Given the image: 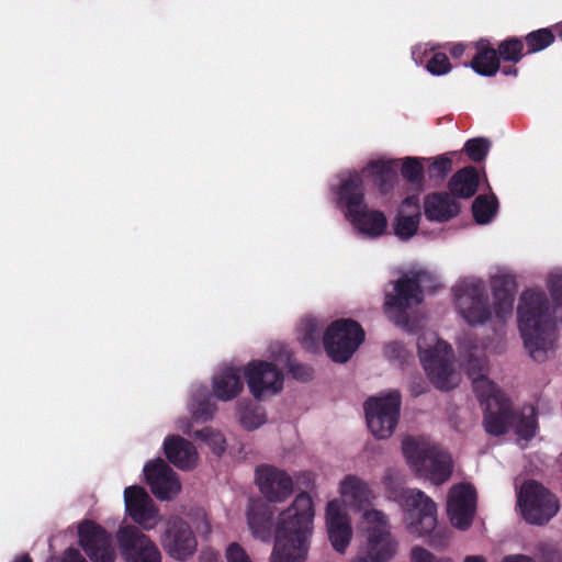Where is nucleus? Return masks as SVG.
<instances>
[{
  "label": "nucleus",
  "instance_id": "obj_1",
  "mask_svg": "<svg viewBox=\"0 0 562 562\" xmlns=\"http://www.w3.org/2000/svg\"><path fill=\"white\" fill-rule=\"evenodd\" d=\"M315 517L314 503L306 492L299 493L282 510L274 529L270 562H305Z\"/></svg>",
  "mask_w": 562,
  "mask_h": 562
},
{
  "label": "nucleus",
  "instance_id": "obj_2",
  "mask_svg": "<svg viewBox=\"0 0 562 562\" xmlns=\"http://www.w3.org/2000/svg\"><path fill=\"white\" fill-rule=\"evenodd\" d=\"M383 484L390 497L405 508V522L408 531L418 537L430 536L437 526L435 502L418 488L402 487L391 470H387L383 476Z\"/></svg>",
  "mask_w": 562,
  "mask_h": 562
},
{
  "label": "nucleus",
  "instance_id": "obj_3",
  "mask_svg": "<svg viewBox=\"0 0 562 562\" xmlns=\"http://www.w3.org/2000/svg\"><path fill=\"white\" fill-rule=\"evenodd\" d=\"M402 450L408 463L432 484L441 485L452 475V459L439 447L414 437H406L402 442Z\"/></svg>",
  "mask_w": 562,
  "mask_h": 562
},
{
  "label": "nucleus",
  "instance_id": "obj_4",
  "mask_svg": "<svg viewBox=\"0 0 562 562\" xmlns=\"http://www.w3.org/2000/svg\"><path fill=\"white\" fill-rule=\"evenodd\" d=\"M417 349L422 366L434 386L441 391L453 387L450 378L453 373V350L435 333H424L417 338Z\"/></svg>",
  "mask_w": 562,
  "mask_h": 562
},
{
  "label": "nucleus",
  "instance_id": "obj_5",
  "mask_svg": "<svg viewBox=\"0 0 562 562\" xmlns=\"http://www.w3.org/2000/svg\"><path fill=\"white\" fill-rule=\"evenodd\" d=\"M364 340L361 325L350 318L333 322L324 333L323 345L327 356L335 362H347Z\"/></svg>",
  "mask_w": 562,
  "mask_h": 562
},
{
  "label": "nucleus",
  "instance_id": "obj_6",
  "mask_svg": "<svg viewBox=\"0 0 562 562\" xmlns=\"http://www.w3.org/2000/svg\"><path fill=\"white\" fill-rule=\"evenodd\" d=\"M453 291L457 311L470 326L486 324L492 318L490 297L483 281H462Z\"/></svg>",
  "mask_w": 562,
  "mask_h": 562
},
{
  "label": "nucleus",
  "instance_id": "obj_7",
  "mask_svg": "<svg viewBox=\"0 0 562 562\" xmlns=\"http://www.w3.org/2000/svg\"><path fill=\"white\" fill-rule=\"evenodd\" d=\"M518 505L524 519L531 525H544L559 510V501L542 484L536 481L526 482L518 496Z\"/></svg>",
  "mask_w": 562,
  "mask_h": 562
},
{
  "label": "nucleus",
  "instance_id": "obj_8",
  "mask_svg": "<svg viewBox=\"0 0 562 562\" xmlns=\"http://www.w3.org/2000/svg\"><path fill=\"white\" fill-rule=\"evenodd\" d=\"M363 520L368 525L364 553L372 562H389L396 553L397 542L391 535L386 515L376 509L366 510Z\"/></svg>",
  "mask_w": 562,
  "mask_h": 562
},
{
  "label": "nucleus",
  "instance_id": "obj_9",
  "mask_svg": "<svg viewBox=\"0 0 562 562\" xmlns=\"http://www.w3.org/2000/svg\"><path fill=\"white\" fill-rule=\"evenodd\" d=\"M401 409V394L393 391L383 397H370L364 403L367 424L372 435L386 439L394 432Z\"/></svg>",
  "mask_w": 562,
  "mask_h": 562
},
{
  "label": "nucleus",
  "instance_id": "obj_10",
  "mask_svg": "<svg viewBox=\"0 0 562 562\" xmlns=\"http://www.w3.org/2000/svg\"><path fill=\"white\" fill-rule=\"evenodd\" d=\"M164 551L173 560L187 561L194 555L198 540L190 525L180 517L167 520L160 535Z\"/></svg>",
  "mask_w": 562,
  "mask_h": 562
},
{
  "label": "nucleus",
  "instance_id": "obj_11",
  "mask_svg": "<svg viewBox=\"0 0 562 562\" xmlns=\"http://www.w3.org/2000/svg\"><path fill=\"white\" fill-rule=\"evenodd\" d=\"M116 539L125 562H161L157 544L137 527H121Z\"/></svg>",
  "mask_w": 562,
  "mask_h": 562
},
{
  "label": "nucleus",
  "instance_id": "obj_12",
  "mask_svg": "<svg viewBox=\"0 0 562 562\" xmlns=\"http://www.w3.org/2000/svg\"><path fill=\"white\" fill-rule=\"evenodd\" d=\"M78 537L81 548L92 562H114L112 538L103 527L86 520L78 528Z\"/></svg>",
  "mask_w": 562,
  "mask_h": 562
},
{
  "label": "nucleus",
  "instance_id": "obj_13",
  "mask_svg": "<svg viewBox=\"0 0 562 562\" xmlns=\"http://www.w3.org/2000/svg\"><path fill=\"white\" fill-rule=\"evenodd\" d=\"M250 393L260 400L266 392L276 394L282 390L283 373L274 364L268 361H252L244 372Z\"/></svg>",
  "mask_w": 562,
  "mask_h": 562
},
{
  "label": "nucleus",
  "instance_id": "obj_14",
  "mask_svg": "<svg viewBox=\"0 0 562 562\" xmlns=\"http://www.w3.org/2000/svg\"><path fill=\"white\" fill-rule=\"evenodd\" d=\"M256 484L263 497L271 503H282L293 493L292 477L273 465L257 467Z\"/></svg>",
  "mask_w": 562,
  "mask_h": 562
},
{
  "label": "nucleus",
  "instance_id": "obj_15",
  "mask_svg": "<svg viewBox=\"0 0 562 562\" xmlns=\"http://www.w3.org/2000/svg\"><path fill=\"white\" fill-rule=\"evenodd\" d=\"M125 509L132 520L145 530H151L158 522L159 510L146 490L132 485L124 491Z\"/></svg>",
  "mask_w": 562,
  "mask_h": 562
},
{
  "label": "nucleus",
  "instance_id": "obj_16",
  "mask_svg": "<svg viewBox=\"0 0 562 562\" xmlns=\"http://www.w3.org/2000/svg\"><path fill=\"white\" fill-rule=\"evenodd\" d=\"M144 475L151 493L160 501L172 499L181 490L176 472L162 459L147 462Z\"/></svg>",
  "mask_w": 562,
  "mask_h": 562
},
{
  "label": "nucleus",
  "instance_id": "obj_17",
  "mask_svg": "<svg viewBox=\"0 0 562 562\" xmlns=\"http://www.w3.org/2000/svg\"><path fill=\"white\" fill-rule=\"evenodd\" d=\"M326 527L333 548L337 552L344 553L350 544L352 528L348 515L337 499L327 503Z\"/></svg>",
  "mask_w": 562,
  "mask_h": 562
},
{
  "label": "nucleus",
  "instance_id": "obj_18",
  "mask_svg": "<svg viewBox=\"0 0 562 562\" xmlns=\"http://www.w3.org/2000/svg\"><path fill=\"white\" fill-rule=\"evenodd\" d=\"M420 274L413 277L404 276L394 284V294H386L385 305L390 310L405 313L413 305H418L424 300V292L420 285Z\"/></svg>",
  "mask_w": 562,
  "mask_h": 562
},
{
  "label": "nucleus",
  "instance_id": "obj_19",
  "mask_svg": "<svg viewBox=\"0 0 562 562\" xmlns=\"http://www.w3.org/2000/svg\"><path fill=\"white\" fill-rule=\"evenodd\" d=\"M515 422L516 414L509 398L494 400L484 407L483 425L488 435H505Z\"/></svg>",
  "mask_w": 562,
  "mask_h": 562
},
{
  "label": "nucleus",
  "instance_id": "obj_20",
  "mask_svg": "<svg viewBox=\"0 0 562 562\" xmlns=\"http://www.w3.org/2000/svg\"><path fill=\"white\" fill-rule=\"evenodd\" d=\"M164 451L168 461L180 470H190L196 464L195 447L181 436H168L164 441Z\"/></svg>",
  "mask_w": 562,
  "mask_h": 562
},
{
  "label": "nucleus",
  "instance_id": "obj_21",
  "mask_svg": "<svg viewBox=\"0 0 562 562\" xmlns=\"http://www.w3.org/2000/svg\"><path fill=\"white\" fill-rule=\"evenodd\" d=\"M424 211L427 220L443 223L458 216L460 205L449 193L435 192L425 198Z\"/></svg>",
  "mask_w": 562,
  "mask_h": 562
},
{
  "label": "nucleus",
  "instance_id": "obj_22",
  "mask_svg": "<svg viewBox=\"0 0 562 562\" xmlns=\"http://www.w3.org/2000/svg\"><path fill=\"white\" fill-rule=\"evenodd\" d=\"M337 195L339 203L347 210V217L367 205L364 202L363 181L357 172L351 173L341 181Z\"/></svg>",
  "mask_w": 562,
  "mask_h": 562
},
{
  "label": "nucleus",
  "instance_id": "obj_23",
  "mask_svg": "<svg viewBox=\"0 0 562 562\" xmlns=\"http://www.w3.org/2000/svg\"><path fill=\"white\" fill-rule=\"evenodd\" d=\"M247 522L252 535L267 541L272 536L273 510L271 506L262 501H255L247 512Z\"/></svg>",
  "mask_w": 562,
  "mask_h": 562
},
{
  "label": "nucleus",
  "instance_id": "obj_24",
  "mask_svg": "<svg viewBox=\"0 0 562 562\" xmlns=\"http://www.w3.org/2000/svg\"><path fill=\"white\" fill-rule=\"evenodd\" d=\"M476 54L471 61L464 63L470 66L476 74L484 77H493L501 69V60L496 49L491 45L487 38H480L475 43Z\"/></svg>",
  "mask_w": 562,
  "mask_h": 562
},
{
  "label": "nucleus",
  "instance_id": "obj_25",
  "mask_svg": "<svg viewBox=\"0 0 562 562\" xmlns=\"http://www.w3.org/2000/svg\"><path fill=\"white\" fill-rule=\"evenodd\" d=\"M348 218L360 233L371 238L380 237L386 233L387 218L382 211L369 210L366 205Z\"/></svg>",
  "mask_w": 562,
  "mask_h": 562
},
{
  "label": "nucleus",
  "instance_id": "obj_26",
  "mask_svg": "<svg viewBox=\"0 0 562 562\" xmlns=\"http://www.w3.org/2000/svg\"><path fill=\"white\" fill-rule=\"evenodd\" d=\"M479 183L477 169L473 166H465L453 173L448 182V189L453 198L470 199L477 192Z\"/></svg>",
  "mask_w": 562,
  "mask_h": 562
},
{
  "label": "nucleus",
  "instance_id": "obj_27",
  "mask_svg": "<svg viewBox=\"0 0 562 562\" xmlns=\"http://www.w3.org/2000/svg\"><path fill=\"white\" fill-rule=\"evenodd\" d=\"M240 371L233 367L223 369L213 379L214 395L221 401L235 398L243 390Z\"/></svg>",
  "mask_w": 562,
  "mask_h": 562
},
{
  "label": "nucleus",
  "instance_id": "obj_28",
  "mask_svg": "<svg viewBox=\"0 0 562 562\" xmlns=\"http://www.w3.org/2000/svg\"><path fill=\"white\" fill-rule=\"evenodd\" d=\"M396 169V160H374L368 164L364 172L371 177L374 186L382 194H387L394 187Z\"/></svg>",
  "mask_w": 562,
  "mask_h": 562
},
{
  "label": "nucleus",
  "instance_id": "obj_29",
  "mask_svg": "<svg viewBox=\"0 0 562 562\" xmlns=\"http://www.w3.org/2000/svg\"><path fill=\"white\" fill-rule=\"evenodd\" d=\"M469 375L472 379L473 390H474L476 397L479 398L481 405H484L486 407L494 400H497L499 402L501 400L508 398L497 387V385L493 381H491L488 378H486L484 374L477 373L475 375L474 364L472 361H470V363H469Z\"/></svg>",
  "mask_w": 562,
  "mask_h": 562
},
{
  "label": "nucleus",
  "instance_id": "obj_30",
  "mask_svg": "<svg viewBox=\"0 0 562 562\" xmlns=\"http://www.w3.org/2000/svg\"><path fill=\"white\" fill-rule=\"evenodd\" d=\"M340 493L344 497L350 498L357 507L367 504L371 491L366 482L355 475H347L340 484Z\"/></svg>",
  "mask_w": 562,
  "mask_h": 562
},
{
  "label": "nucleus",
  "instance_id": "obj_31",
  "mask_svg": "<svg viewBox=\"0 0 562 562\" xmlns=\"http://www.w3.org/2000/svg\"><path fill=\"white\" fill-rule=\"evenodd\" d=\"M498 209V201L495 194L487 196L477 195L472 203V213L475 222L485 225L491 222Z\"/></svg>",
  "mask_w": 562,
  "mask_h": 562
},
{
  "label": "nucleus",
  "instance_id": "obj_32",
  "mask_svg": "<svg viewBox=\"0 0 562 562\" xmlns=\"http://www.w3.org/2000/svg\"><path fill=\"white\" fill-rule=\"evenodd\" d=\"M524 41L521 37L509 36L499 42L496 52L499 60L505 63L518 64L527 54L524 52Z\"/></svg>",
  "mask_w": 562,
  "mask_h": 562
},
{
  "label": "nucleus",
  "instance_id": "obj_33",
  "mask_svg": "<svg viewBox=\"0 0 562 562\" xmlns=\"http://www.w3.org/2000/svg\"><path fill=\"white\" fill-rule=\"evenodd\" d=\"M476 493L472 485L460 483L451 487L447 506L467 507L475 509Z\"/></svg>",
  "mask_w": 562,
  "mask_h": 562
},
{
  "label": "nucleus",
  "instance_id": "obj_34",
  "mask_svg": "<svg viewBox=\"0 0 562 562\" xmlns=\"http://www.w3.org/2000/svg\"><path fill=\"white\" fill-rule=\"evenodd\" d=\"M522 41L524 45L526 44V54L531 55L539 53L553 44L555 35L551 29L542 27L528 33Z\"/></svg>",
  "mask_w": 562,
  "mask_h": 562
},
{
  "label": "nucleus",
  "instance_id": "obj_35",
  "mask_svg": "<svg viewBox=\"0 0 562 562\" xmlns=\"http://www.w3.org/2000/svg\"><path fill=\"white\" fill-rule=\"evenodd\" d=\"M420 216V213L404 215L401 211L394 221L395 235L401 239H409L413 237L418 231Z\"/></svg>",
  "mask_w": 562,
  "mask_h": 562
},
{
  "label": "nucleus",
  "instance_id": "obj_36",
  "mask_svg": "<svg viewBox=\"0 0 562 562\" xmlns=\"http://www.w3.org/2000/svg\"><path fill=\"white\" fill-rule=\"evenodd\" d=\"M457 154V151H450L435 158H430V164L427 169L429 179L443 180L448 173L452 171V156Z\"/></svg>",
  "mask_w": 562,
  "mask_h": 562
},
{
  "label": "nucleus",
  "instance_id": "obj_37",
  "mask_svg": "<svg viewBox=\"0 0 562 562\" xmlns=\"http://www.w3.org/2000/svg\"><path fill=\"white\" fill-rule=\"evenodd\" d=\"M424 167L417 157H406L403 160L401 173L411 184L422 187L424 182Z\"/></svg>",
  "mask_w": 562,
  "mask_h": 562
},
{
  "label": "nucleus",
  "instance_id": "obj_38",
  "mask_svg": "<svg viewBox=\"0 0 562 562\" xmlns=\"http://www.w3.org/2000/svg\"><path fill=\"white\" fill-rule=\"evenodd\" d=\"M447 512L453 527L467 530L473 521L474 508L447 506Z\"/></svg>",
  "mask_w": 562,
  "mask_h": 562
},
{
  "label": "nucleus",
  "instance_id": "obj_39",
  "mask_svg": "<svg viewBox=\"0 0 562 562\" xmlns=\"http://www.w3.org/2000/svg\"><path fill=\"white\" fill-rule=\"evenodd\" d=\"M491 143L488 139L483 137L471 138L464 144V151L468 157L474 162H481L487 156Z\"/></svg>",
  "mask_w": 562,
  "mask_h": 562
},
{
  "label": "nucleus",
  "instance_id": "obj_40",
  "mask_svg": "<svg viewBox=\"0 0 562 562\" xmlns=\"http://www.w3.org/2000/svg\"><path fill=\"white\" fill-rule=\"evenodd\" d=\"M452 66L445 53L434 52L426 64V69L434 76H442L451 70Z\"/></svg>",
  "mask_w": 562,
  "mask_h": 562
},
{
  "label": "nucleus",
  "instance_id": "obj_41",
  "mask_svg": "<svg viewBox=\"0 0 562 562\" xmlns=\"http://www.w3.org/2000/svg\"><path fill=\"white\" fill-rule=\"evenodd\" d=\"M516 280L509 274L496 276L492 279L493 296L514 295Z\"/></svg>",
  "mask_w": 562,
  "mask_h": 562
},
{
  "label": "nucleus",
  "instance_id": "obj_42",
  "mask_svg": "<svg viewBox=\"0 0 562 562\" xmlns=\"http://www.w3.org/2000/svg\"><path fill=\"white\" fill-rule=\"evenodd\" d=\"M537 431V419L535 408H531L530 415H522L516 425V434L525 439L530 440L536 436Z\"/></svg>",
  "mask_w": 562,
  "mask_h": 562
},
{
  "label": "nucleus",
  "instance_id": "obj_43",
  "mask_svg": "<svg viewBox=\"0 0 562 562\" xmlns=\"http://www.w3.org/2000/svg\"><path fill=\"white\" fill-rule=\"evenodd\" d=\"M318 329L316 324L313 321H308L305 324L304 333L300 337L301 345L307 351H316L318 348Z\"/></svg>",
  "mask_w": 562,
  "mask_h": 562
},
{
  "label": "nucleus",
  "instance_id": "obj_44",
  "mask_svg": "<svg viewBox=\"0 0 562 562\" xmlns=\"http://www.w3.org/2000/svg\"><path fill=\"white\" fill-rule=\"evenodd\" d=\"M513 306L514 295L494 296L492 315L495 314L499 321H505L512 314Z\"/></svg>",
  "mask_w": 562,
  "mask_h": 562
},
{
  "label": "nucleus",
  "instance_id": "obj_45",
  "mask_svg": "<svg viewBox=\"0 0 562 562\" xmlns=\"http://www.w3.org/2000/svg\"><path fill=\"white\" fill-rule=\"evenodd\" d=\"M215 411V404L210 398H205L196 404L192 415L195 420L207 422L213 418Z\"/></svg>",
  "mask_w": 562,
  "mask_h": 562
},
{
  "label": "nucleus",
  "instance_id": "obj_46",
  "mask_svg": "<svg viewBox=\"0 0 562 562\" xmlns=\"http://www.w3.org/2000/svg\"><path fill=\"white\" fill-rule=\"evenodd\" d=\"M289 372L294 379L300 380L302 382L312 380L314 373L313 369L310 366L294 361L289 362Z\"/></svg>",
  "mask_w": 562,
  "mask_h": 562
},
{
  "label": "nucleus",
  "instance_id": "obj_47",
  "mask_svg": "<svg viewBox=\"0 0 562 562\" xmlns=\"http://www.w3.org/2000/svg\"><path fill=\"white\" fill-rule=\"evenodd\" d=\"M411 557L414 562H452L451 559L448 558H437L422 547L413 548Z\"/></svg>",
  "mask_w": 562,
  "mask_h": 562
},
{
  "label": "nucleus",
  "instance_id": "obj_48",
  "mask_svg": "<svg viewBox=\"0 0 562 562\" xmlns=\"http://www.w3.org/2000/svg\"><path fill=\"white\" fill-rule=\"evenodd\" d=\"M384 356L389 360H404L406 357V349L401 341H390L384 346Z\"/></svg>",
  "mask_w": 562,
  "mask_h": 562
},
{
  "label": "nucleus",
  "instance_id": "obj_49",
  "mask_svg": "<svg viewBox=\"0 0 562 562\" xmlns=\"http://www.w3.org/2000/svg\"><path fill=\"white\" fill-rule=\"evenodd\" d=\"M226 559L227 562H251L247 552L236 542L228 546Z\"/></svg>",
  "mask_w": 562,
  "mask_h": 562
},
{
  "label": "nucleus",
  "instance_id": "obj_50",
  "mask_svg": "<svg viewBox=\"0 0 562 562\" xmlns=\"http://www.w3.org/2000/svg\"><path fill=\"white\" fill-rule=\"evenodd\" d=\"M240 422L245 428L255 429L261 426L265 420L262 415L246 409L240 414Z\"/></svg>",
  "mask_w": 562,
  "mask_h": 562
},
{
  "label": "nucleus",
  "instance_id": "obj_51",
  "mask_svg": "<svg viewBox=\"0 0 562 562\" xmlns=\"http://www.w3.org/2000/svg\"><path fill=\"white\" fill-rule=\"evenodd\" d=\"M209 445L216 456H221L226 449V440L221 434H211Z\"/></svg>",
  "mask_w": 562,
  "mask_h": 562
},
{
  "label": "nucleus",
  "instance_id": "obj_52",
  "mask_svg": "<svg viewBox=\"0 0 562 562\" xmlns=\"http://www.w3.org/2000/svg\"><path fill=\"white\" fill-rule=\"evenodd\" d=\"M409 390L411 394L416 397L426 392L427 384L423 378L418 376L412 381Z\"/></svg>",
  "mask_w": 562,
  "mask_h": 562
},
{
  "label": "nucleus",
  "instance_id": "obj_53",
  "mask_svg": "<svg viewBox=\"0 0 562 562\" xmlns=\"http://www.w3.org/2000/svg\"><path fill=\"white\" fill-rule=\"evenodd\" d=\"M404 209L412 210V214L420 213L419 198L417 195L406 196L402 203Z\"/></svg>",
  "mask_w": 562,
  "mask_h": 562
},
{
  "label": "nucleus",
  "instance_id": "obj_54",
  "mask_svg": "<svg viewBox=\"0 0 562 562\" xmlns=\"http://www.w3.org/2000/svg\"><path fill=\"white\" fill-rule=\"evenodd\" d=\"M200 562H223L221 555L214 551H203L200 555Z\"/></svg>",
  "mask_w": 562,
  "mask_h": 562
},
{
  "label": "nucleus",
  "instance_id": "obj_55",
  "mask_svg": "<svg viewBox=\"0 0 562 562\" xmlns=\"http://www.w3.org/2000/svg\"><path fill=\"white\" fill-rule=\"evenodd\" d=\"M465 48L467 46L464 44L457 43L450 47L449 53L452 56V58H461L465 52Z\"/></svg>",
  "mask_w": 562,
  "mask_h": 562
},
{
  "label": "nucleus",
  "instance_id": "obj_56",
  "mask_svg": "<svg viewBox=\"0 0 562 562\" xmlns=\"http://www.w3.org/2000/svg\"><path fill=\"white\" fill-rule=\"evenodd\" d=\"M502 562H535L530 557L524 554L508 555Z\"/></svg>",
  "mask_w": 562,
  "mask_h": 562
},
{
  "label": "nucleus",
  "instance_id": "obj_57",
  "mask_svg": "<svg viewBox=\"0 0 562 562\" xmlns=\"http://www.w3.org/2000/svg\"><path fill=\"white\" fill-rule=\"evenodd\" d=\"M505 76H513V77H517L518 76V68L512 64V65H508V66H504L503 68L499 69Z\"/></svg>",
  "mask_w": 562,
  "mask_h": 562
},
{
  "label": "nucleus",
  "instance_id": "obj_58",
  "mask_svg": "<svg viewBox=\"0 0 562 562\" xmlns=\"http://www.w3.org/2000/svg\"><path fill=\"white\" fill-rule=\"evenodd\" d=\"M351 562H372V561H371V559L368 558V554L364 553V550L362 549L361 552Z\"/></svg>",
  "mask_w": 562,
  "mask_h": 562
},
{
  "label": "nucleus",
  "instance_id": "obj_59",
  "mask_svg": "<svg viewBox=\"0 0 562 562\" xmlns=\"http://www.w3.org/2000/svg\"><path fill=\"white\" fill-rule=\"evenodd\" d=\"M69 554L72 555V559L69 562H87L76 550H69Z\"/></svg>",
  "mask_w": 562,
  "mask_h": 562
},
{
  "label": "nucleus",
  "instance_id": "obj_60",
  "mask_svg": "<svg viewBox=\"0 0 562 562\" xmlns=\"http://www.w3.org/2000/svg\"><path fill=\"white\" fill-rule=\"evenodd\" d=\"M464 562H486L483 557L480 555H470L467 557Z\"/></svg>",
  "mask_w": 562,
  "mask_h": 562
},
{
  "label": "nucleus",
  "instance_id": "obj_61",
  "mask_svg": "<svg viewBox=\"0 0 562 562\" xmlns=\"http://www.w3.org/2000/svg\"><path fill=\"white\" fill-rule=\"evenodd\" d=\"M437 538H439V542H438L439 544H441L443 542V540H445L443 537L440 536L439 532H437L436 535L432 536V539L430 540L429 543L431 546H437V541H436Z\"/></svg>",
  "mask_w": 562,
  "mask_h": 562
},
{
  "label": "nucleus",
  "instance_id": "obj_62",
  "mask_svg": "<svg viewBox=\"0 0 562 562\" xmlns=\"http://www.w3.org/2000/svg\"><path fill=\"white\" fill-rule=\"evenodd\" d=\"M201 432H202V434H204V432H205V434H209V432H210V430H209V429H204V430H202Z\"/></svg>",
  "mask_w": 562,
  "mask_h": 562
}]
</instances>
